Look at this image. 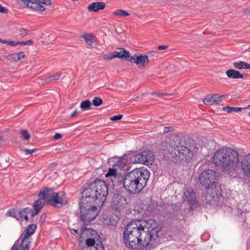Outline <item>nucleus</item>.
<instances>
[{
	"instance_id": "4",
	"label": "nucleus",
	"mask_w": 250,
	"mask_h": 250,
	"mask_svg": "<svg viewBox=\"0 0 250 250\" xmlns=\"http://www.w3.org/2000/svg\"><path fill=\"white\" fill-rule=\"evenodd\" d=\"M149 177V171L146 168H135L126 175L124 188L130 194H138L146 186Z\"/></svg>"
},
{
	"instance_id": "25",
	"label": "nucleus",
	"mask_w": 250,
	"mask_h": 250,
	"mask_svg": "<svg viewBox=\"0 0 250 250\" xmlns=\"http://www.w3.org/2000/svg\"><path fill=\"white\" fill-rule=\"evenodd\" d=\"M44 205V201L40 198V199L35 201L33 207L34 209L40 211L43 208Z\"/></svg>"
},
{
	"instance_id": "17",
	"label": "nucleus",
	"mask_w": 250,
	"mask_h": 250,
	"mask_svg": "<svg viewBox=\"0 0 250 250\" xmlns=\"http://www.w3.org/2000/svg\"><path fill=\"white\" fill-rule=\"evenodd\" d=\"M83 38L87 44L92 48H96L98 43L97 40L95 36L91 34L85 33L83 35Z\"/></svg>"
},
{
	"instance_id": "5",
	"label": "nucleus",
	"mask_w": 250,
	"mask_h": 250,
	"mask_svg": "<svg viewBox=\"0 0 250 250\" xmlns=\"http://www.w3.org/2000/svg\"><path fill=\"white\" fill-rule=\"evenodd\" d=\"M216 171L208 169L203 171L199 176V181L202 186L207 189L217 188V183L216 182Z\"/></svg>"
},
{
	"instance_id": "24",
	"label": "nucleus",
	"mask_w": 250,
	"mask_h": 250,
	"mask_svg": "<svg viewBox=\"0 0 250 250\" xmlns=\"http://www.w3.org/2000/svg\"><path fill=\"white\" fill-rule=\"evenodd\" d=\"M130 158L128 157L127 155H124L120 158L119 160L117 162L116 165H113V167H118L122 169H127L128 167L126 165L127 159Z\"/></svg>"
},
{
	"instance_id": "23",
	"label": "nucleus",
	"mask_w": 250,
	"mask_h": 250,
	"mask_svg": "<svg viewBox=\"0 0 250 250\" xmlns=\"http://www.w3.org/2000/svg\"><path fill=\"white\" fill-rule=\"evenodd\" d=\"M226 75L228 78L230 79H242L244 77L243 74L237 70L235 69H230L226 71Z\"/></svg>"
},
{
	"instance_id": "29",
	"label": "nucleus",
	"mask_w": 250,
	"mask_h": 250,
	"mask_svg": "<svg viewBox=\"0 0 250 250\" xmlns=\"http://www.w3.org/2000/svg\"><path fill=\"white\" fill-rule=\"evenodd\" d=\"M91 104L90 101L85 100L82 102L80 104V108L83 110H89L91 108Z\"/></svg>"
},
{
	"instance_id": "6",
	"label": "nucleus",
	"mask_w": 250,
	"mask_h": 250,
	"mask_svg": "<svg viewBox=\"0 0 250 250\" xmlns=\"http://www.w3.org/2000/svg\"><path fill=\"white\" fill-rule=\"evenodd\" d=\"M22 7L29 8L32 10L43 12L46 9L43 4L50 5L51 0H17V5Z\"/></svg>"
},
{
	"instance_id": "3",
	"label": "nucleus",
	"mask_w": 250,
	"mask_h": 250,
	"mask_svg": "<svg viewBox=\"0 0 250 250\" xmlns=\"http://www.w3.org/2000/svg\"><path fill=\"white\" fill-rule=\"evenodd\" d=\"M238 152L229 147L220 148L214 154L213 162L217 167H222L223 171L232 178L239 175Z\"/></svg>"
},
{
	"instance_id": "8",
	"label": "nucleus",
	"mask_w": 250,
	"mask_h": 250,
	"mask_svg": "<svg viewBox=\"0 0 250 250\" xmlns=\"http://www.w3.org/2000/svg\"><path fill=\"white\" fill-rule=\"evenodd\" d=\"M153 156L154 154L151 150H146L131 156L130 160L133 163H149L152 162Z\"/></svg>"
},
{
	"instance_id": "14",
	"label": "nucleus",
	"mask_w": 250,
	"mask_h": 250,
	"mask_svg": "<svg viewBox=\"0 0 250 250\" xmlns=\"http://www.w3.org/2000/svg\"><path fill=\"white\" fill-rule=\"evenodd\" d=\"M219 187L213 189H209L207 190V193L205 195V200L206 203H211L213 201L217 200L221 195L220 192L219 191Z\"/></svg>"
},
{
	"instance_id": "37",
	"label": "nucleus",
	"mask_w": 250,
	"mask_h": 250,
	"mask_svg": "<svg viewBox=\"0 0 250 250\" xmlns=\"http://www.w3.org/2000/svg\"><path fill=\"white\" fill-rule=\"evenodd\" d=\"M6 216L16 218V209L14 208L9 209L6 214Z\"/></svg>"
},
{
	"instance_id": "10",
	"label": "nucleus",
	"mask_w": 250,
	"mask_h": 250,
	"mask_svg": "<svg viewBox=\"0 0 250 250\" xmlns=\"http://www.w3.org/2000/svg\"><path fill=\"white\" fill-rule=\"evenodd\" d=\"M186 202L189 209L193 210L198 206V202L196 198V193L191 188H188L184 193Z\"/></svg>"
},
{
	"instance_id": "13",
	"label": "nucleus",
	"mask_w": 250,
	"mask_h": 250,
	"mask_svg": "<svg viewBox=\"0 0 250 250\" xmlns=\"http://www.w3.org/2000/svg\"><path fill=\"white\" fill-rule=\"evenodd\" d=\"M129 62L131 63H136L138 67L142 68L148 64L149 62L148 56L138 55L137 54H135L133 56H131Z\"/></svg>"
},
{
	"instance_id": "52",
	"label": "nucleus",
	"mask_w": 250,
	"mask_h": 250,
	"mask_svg": "<svg viewBox=\"0 0 250 250\" xmlns=\"http://www.w3.org/2000/svg\"><path fill=\"white\" fill-rule=\"evenodd\" d=\"M70 230L71 231H74V232H71L73 234H79V230L78 229H70Z\"/></svg>"
},
{
	"instance_id": "1",
	"label": "nucleus",
	"mask_w": 250,
	"mask_h": 250,
	"mask_svg": "<svg viewBox=\"0 0 250 250\" xmlns=\"http://www.w3.org/2000/svg\"><path fill=\"white\" fill-rule=\"evenodd\" d=\"M108 194L107 184L103 180L97 179L88 181L82 192L80 208V217L84 222H90L98 215L97 208H101Z\"/></svg>"
},
{
	"instance_id": "20",
	"label": "nucleus",
	"mask_w": 250,
	"mask_h": 250,
	"mask_svg": "<svg viewBox=\"0 0 250 250\" xmlns=\"http://www.w3.org/2000/svg\"><path fill=\"white\" fill-rule=\"evenodd\" d=\"M222 100L218 98V95H208L204 99L203 102L206 105H211L214 103L219 104Z\"/></svg>"
},
{
	"instance_id": "12",
	"label": "nucleus",
	"mask_w": 250,
	"mask_h": 250,
	"mask_svg": "<svg viewBox=\"0 0 250 250\" xmlns=\"http://www.w3.org/2000/svg\"><path fill=\"white\" fill-rule=\"evenodd\" d=\"M94 238H88L85 240V243L81 250H102L104 249L101 241L96 244Z\"/></svg>"
},
{
	"instance_id": "21",
	"label": "nucleus",
	"mask_w": 250,
	"mask_h": 250,
	"mask_svg": "<svg viewBox=\"0 0 250 250\" xmlns=\"http://www.w3.org/2000/svg\"><path fill=\"white\" fill-rule=\"evenodd\" d=\"M105 6V3L103 2H95L89 4L87 9L90 12H98L99 10L104 9Z\"/></svg>"
},
{
	"instance_id": "47",
	"label": "nucleus",
	"mask_w": 250,
	"mask_h": 250,
	"mask_svg": "<svg viewBox=\"0 0 250 250\" xmlns=\"http://www.w3.org/2000/svg\"><path fill=\"white\" fill-rule=\"evenodd\" d=\"M168 48V45H161L157 47V49L159 50H165Z\"/></svg>"
},
{
	"instance_id": "7",
	"label": "nucleus",
	"mask_w": 250,
	"mask_h": 250,
	"mask_svg": "<svg viewBox=\"0 0 250 250\" xmlns=\"http://www.w3.org/2000/svg\"><path fill=\"white\" fill-rule=\"evenodd\" d=\"M37 228L36 224L29 225L24 230V233L21 234L20 239L21 240V245L17 250H29L31 243V236L33 235Z\"/></svg>"
},
{
	"instance_id": "48",
	"label": "nucleus",
	"mask_w": 250,
	"mask_h": 250,
	"mask_svg": "<svg viewBox=\"0 0 250 250\" xmlns=\"http://www.w3.org/2000/svg\"><path fill=\"white\" fill-rule=\"evenodd\" d=\"M6 44L11 45L12 46H16V42L13 41H7Z\"/></svg>"
},
{
	"instance_id": "58",
	"label": "nucleus",
	"mask_w": 250,
	"mask_h": 250,
	"mask_svg": "<svg viewBox=\"0 0 250 250\" xmlns=\"http://www.w3.org/2000/svg\"><path fill=\"white\" fill-rule=\"evenodd\" d=\"M0 42H1L2 43H6L7 41L6 40H2V39H0Z\"/></svg>"
},
{
	"instance_id": "43",
	"label": "nucleus",
	"mask_w": 250,
	"mask_h": 250,
	"mask_svg": "<svg viewBox=\"0 0 250 250\" xmlns=\"http://www.w3.org/2000/svg\"><path fill=\"white\" fill-rule=\"evenodd\" d=\"M46 217V215L45 214H44V213L42 214L40 216L39 222L41 224H42L44 222Z\"/></svg>"
},
{
	"instance_id": "53",
	"label": "nucleus",
	"mask_w": 250,
	"mask_h": 250,
	"mask_svg": "<svg viewBox=\"0 0 250 250\" xmlns=\"http://www.w3.org/2000/svg\"><path fill=\"white\" fill-rule=\"evenodd\" d=\"M77 111L76 110H75L73 113H72V114H71L70 115V117L71 118H73L77 114Z\"/></svg>"
},
{
	"instance_id": "59",
	"label": "nucleus",
	"mask_w": 250,
	"mask_h": 250,
	"mask_svg": "<svg viewBox=\"0 0 250 250\" xmlns=\"http://www.w3.org/2000/svg\"><path fill=\"white\" fill-rule=\"evenodd\" d=\"M11 250H16V242H15V243L14 244V245L11 249Z\"/></svg>"
},
{
	"instance_id": "44",
	"label": "nucleus",
	"mask_w": 250,
	"mask_h": 250,
	"mask_svg": "<svg viewBox=\"0 0 250 250\" xmlns=\"http://www.w3.org/2000/svg\"><path fill=\"white\" fill-rule=\"evenodd\" d=\"M152 95H155L157 97H161L163 96L167 95V94L165 93L162 92H153L151 93Z\"/></svg>"
},
{
	"instance_id": "64",
	"label": "nucleus",
	"mask_w": 250,
	"mask_h": 250,
	"mask_svg": "<svg viewBox=\"0 0 250 250\" xmlns=\"http://www.w3.org/2000/svg\"><path fill=\"white\" fill-rule=\"evenodd\" d=\"M166 144V143H162V146H164V145H165V144Z\"/></svg>"
},
{
	"instance_id": "41",
	"label": "nucleus",
	"mask_w": 250,
	"mask_h": 250,
	"mask_svg": "<svg viewBox=\"0 0 250 250\" xmlns=\"http://www.w3.org/2000/svg\"><path fill=\"white\" fill-rule=\"evenodd\" d=\"M123 116L122 115H115L110 118V120L113 121H116L120 120L123 118Z\"/></svg>"
},
{
	"instance_id": "11",
	"label": "nucleus",
	"mask_w": 250,
	"mask_h": 250,
	"mask_svg": "<svg viewBox=\"0 0 250 250\" xmlns=\"http://www.w3.org/2000/svg\"><path fill=\"white\" fill-rule=\"evenodd\" d=\"M127 205V200L125 196L117 193L114 196L112 201V207L113 209L121 211Z\"/></svg>"
},
{
	"instance_id": "60",
	"label": "nucleus",
	"mask_w": 250,
	"mask_h": 250,
	"mask_svg": "<svg viewBox=\"0 0 250 250\" xmlns=\"http://www.w3.org/2000/svg\"><path fill=\"white\" fill-rule=\"evenodd\" d=\"M3 141V138L1 134H0V142H2Z\"/></svg>"
},
{
	"instance_id": "32",
	"label": "nucleus",
	"mask_w": 250,
	"mask_h": 250,
	"mask_svg": "<svg viewBox=\"0 0 250 250\" xmlns=\"http://www.w3.org/2000/svg\"><path fill=\"white\" fill-rule=\"evenodd\" d=\"M21 138L25 140H28L30 138V135L27 130H21L19 131Z\"/></svg>"
},
{
	"instance_id": "34",
	"label": "nucleus",
	"mask_w": 250,
	"mask_h": 250,
	"mask_svg": "<svg viewBox=\"0 0 250 250\" xmlns=\"http://www.w3.org/2000/svg\"><path fill=\"white\" fill-rule=\"evenodd\" d=\"M33 43L32 40H29L26 41L19 42L17 41V46L19 45L30 46Z\"/></svg>"
},
{
	"instance_id": "55",
	"label": "nucleus",
	"mask_w": 250,
	"mask_h": 250,
	"mask_svg": "<svg viewBox=\"0 0 250 250\" xmlns=\"http://www.w3.org/2000/svg\"><path fill=\"white\" fill-rule=\"evenodd\" d=\"M244 12L248 14H250V8H246L245 10H244Z\"/></svg>"
},
{
	"instance_id": "9",
	"label": "nucleus",
	"mask_w": 250,
	"mask_h": 250,
	"mask_svg": "<svg viewBox=\"0 0 250 250\" xmlns=\"http://www.w3.org/2000/svg\"><path fill=\"white\" fill-rule=\"evenodd\" d=\"M67 204L66 194L64 191L56 192L49 201V205L56 208H60Z\"/></svg>"
},
{
	"instance_id": "50",
	"label": "nucleus",
	"mask_w": 250,
	"mask_h": 250,
	"mask_svg": "<svg viewBox=\"0 0 250 250\" xmlns=\"http://www.w3.org/2000/svg\"><path fill=\"white\" fill-rule=\"evenodd\" d=\"M172 130V128L171 127H165L164 128V132L167 133Z\"/></svg>"
},
{
	"instance_id": "62",
	"label": "nucleus",
	"mask_w": 250,
	"mask_h": 250,
	"mask_svg": "<svg viewBox=\"0 0 250 250\" xmlns=\"http://www.w3.org/2000/svg\"><path fill=\"white\" fill-rule=\"evenodd\" d=\"M243 109H249V108H250V104L246 107H243Z\"/></svg>"
},
{
	"instance_id": "51",
	"label": "nucleus",
	"mask_w": 250,
	"mask_h": 250,
	"mask_svg": "<svg viewBox=\"0 0 250 250\" xmlns=\"http://www.w3.org/2000/svg\"><path fill=\"white\" fill-rule=\"evenodd\" d=\"M34 211H32L31 213V217H33L37 215L40 211L36 209H34Z\"/></svg>"
},
{
	"instance_id": "22",
	"label": "nucleus",
	"mask_w": 250,
	"mask_h": 250,
	"mask_svg": "<svg viewBox=\"0 0 250 250\" xmlns=\"http://www.w3.org/2000/svg\"><path fill=\"white\" fill-rule=\"evenodd\" d=\"M126 179V175L124 176L121 173L118 174L116 176L110 180L114 186L122 185L124 187V183Z\"/></svg>"
},
{
	"instance_id": "27",
	"label": "nucleus",
	"mask_w": 250,
	"mask_h": 250,
	"mask_svg": "<svg viewBox=\"0 0 250 250\" xmlns=\"http://www.w3.org/2000/svg\"><path fill=\"white\" fill-rule=\"evenodd\" d=\"M115 167H113V168H109L107 173L106 174V175H105L106 177L107 178H109L108 181L109 180H111V179H112V178H114L115 176H116L118 174V173L117 172V169Z\"/></svg>"
},
{
	"instance_id": "39",
	"label": "nucleus",
	"mask_w": 250,
	"mask_h": 250,
	"mask_svg": "<svg viewBox=\"0 0 250 250\" xmlns=\"http://www.w3.org/2000/svg\"><path fill=\"white\" fill-rule=\"evenodd\" d=\"M115 58H116V56H115L114 52H113V53L109 54L108 55L104 56V59L105 60H110Z\"/></svg>"
},
{
	"instance_id": "19",
	"label": "nucleus",
	"mask_w": 250,
	"mask_h": 250,
	"mask_svg": "<svg viewBox=\"0 0 250 250\" xmlns=\"http://www.w3.org/2000/svg\"><path fill=\"white\" fill-rule=\"evenodd\" d=\"M120 51H114L116 58H118L122 60L128 61L131 57L129 51H126L122 48H119Z\"/></svg>"
},
{
	"instance_id": "35",
	"label": "nucleus",
	"mask_w": 250,
	"mask_h": 250,
	"mask_svg": "<svg viewBox=\"0 0 250 250\" xmlns=\"http://www.w3.org/2000/svg\"><path fill=\"white\" fill-rule=\"evenodd\" d=\"M103 103V100L98 97L94 98L92 101V104L95 106H99L102 104Z\"/></svg>"
},
{
	"instance_id": "40",
	"label": "nucleus",
	"mask_w": 250,
	"mask_h": 250,
	"mask_svg": "<svg viewBox=\"0 0 250 250\" xmlns=\"http://www.w3.org/2000/svg\"><path fill=\"white\" fill-rule=\"evenodd\" d=\"M91 231V229H87L86 227L82 228L81 230V233L80 234V236L81 237H83V234L84 232L85 231L86 233H90Z\"/></svg>"
},
{
	"instance_id": "42",
	"label": "nucleus",
	"mask_w": 250,
	"mask_h": 250,
	"mask_svg": "<svg viewBox=\"0 0 250 250\" xmlns=\"http://www.w3.org/2000/svg\"><path fill=\"white\" fill-rule=\"evenodd\" d=\"M37 150L36 149L34 148L33 149H25L24 150L25 152V154L26 155H31L33 153V152H36Z\"/></svg>"
},
{
	"instance_id": "61",
	"label": "nucleus",
	"mask_w": 250,
	"mask_h": 250,
	"mask_svg": "<svg viewBox=\"0 0 250 250\" xmlns=\"http://www.w3.org/2000/svg\"><path fill=\"white\" fill-rule=\"evenodd\" d=\"M246 69H250V64L249 63H247Z\"/></svg>"
},
{
	"instance_id": "56",
	"label": "nucleus",
	"mask_w": 250,
	"mask_h": 250,
	"mask_svg": "<svg viewBox=\"0 0 250 250\" xmlns=\"http://www.w3.org/2000/svg\"><path fill=\"white\" fill-rule=\"evenodd\" d=\"M14 56H15V53H14L13 54H11V55H8V58L9 59H10V58H14Z\"/></svg>"
},
{
	"instance_id": "18",
	"label": "nucleus",
	"mask_w": 250,
	"mask_h": 250,
	"mask_svg": "<svg viewBox=\"0 0 250 250\" xmlns=\"http://www.w3.org/2000/svg\"><path fill=\"white\" fill-rule=\"evenodd\" d=\"M177 149H175V151H176L174 152V154L173 155V156L175 155L176 156L180 157V154H182L183 155H185L187 157H191L190 155L191 150L187 146H182L180 147L177 146Z\"/></svg>"
},
{
	"instance_id": "2",
	"label": "nucleus",
	"mask_w": 250,
	"mask_h": 250,
	"mask_svg": "<svg viewBox=\"0 0 250 250\" xmlns=\"http://www.w3.org/2000/svg\"><path fill=\"white\" fill-rule=\"evenodd\" d=\"M144 220H137L130 222L125 227L123 240L125 246L132 250H150L151 241L156 240L160 231L157 224L151 223L150 226Z\"/></svg>"
},
{
	"instance_id": "49",
	"label": "nucleus",
	"mask_w": 250,
	"mask_h": 250,
	"mask_svg": "<svg viewBox=\"0 0 250 250\" xmlns=\"http://www.w3.org/2000/svg\"><path fill=\"white\" fill-rule=\"evenodd\" d=\"M62 137V136L61 134L59 133H56L53 137L54 139L55 140H58Z\"/></svg>"
},
{
	"instance_id": "28",
	"label": "nucleus",
	"mask_w": 250,
	"mask_h": 250,
	"mask_svg": "<svg viewBox=\"0 0 250 250\" xmlns=\"http://www.w3.org/2000/svg\"><path fill=\"white\" fill-rule=\"evenodd\" d=\"M243 110V107H233L229 106H224L223 107V110L227 111L228 113H230L232 112H238Z\"/></svg>"
},
{
	"instance_id": "36",
	"label": "nucleus",
	"mask_w": 250,
	"mask_h": 250,
	"mask_svg": "<svg viewBox=\"0 0 250 250\" xmlns=\"http://www.w3.org/2000/svg\"><path fill=\"white\" fill-rule=\"evenodd\" d=\"M61 75V73L57 72V73H55L54 74L48 77L47 78V80L49 81H52L58 80L60 78Z\"/></svg>"
},
{
	"instance_id": "38",
	"label": "nucleus",
	"mask_w": 250,
	"mask_h": 250,
	"mask_svg": "<svg viewBox=\"0 0 250 250\" xmlns=\"http://www.w3.org/2000/svg\"><path fill=\"white\" fill-rule=\"evenodd\" d=\"M17 60H21L22 59H24L25 57V55L23 52H20L19 53H17Z\"/></svg>"
},
{
	"instance_id": "30",
	"label": "nucleus",
	"mask_w": 250,
	"mask_h": 250,
	"mask_svg": "<svg viewBox=\"0 0 250 250\" xmlns=\"http://www.w3.org/2000/svg\"><path fill=\"white\" fill-rule=\"evenodd\" d=\"M247 64V62L242 61L235 62L233 63V66L238 69L246 68Z\"/></svg>"
},
{
	"instance_id": "31",
	"label": "nucleus",
	"mask_w": 250,
	"mask_h": 250,
	"mask_svg": "<svg viewBox=\"0 0 250 250\" xmlns=\"http://www.w3.org/2000/svg\"><path fill=\"white\" fill-rule=\"evenodd\" d=\"M114 16H118L120 17H126L129 15V13L122 9H118L113 12Z\"/></svg>"
},
{
	"instance_id": "45",
	"label": "nucleus",
	"mask_w": 250,
	"mask_h": 250,
	"mask_svg": "<svg viewBox=\"0 0 250 250\" xmlns=\"http://www.w3.org/2000/svg\"><path fill=\"white\" fill-rule=\"evenodd\" d=\"M8 12L7 9L5 7H4L0 5V13H7Z\"/></svg>"
},
{
	"instance_id": "16",
	"label": "nucleus",
	"mask_w": 250,
	"mask_h": 250,
	"mask_svg": "<svg viewBox=\"0 0 250 250\" xmlns=\"http://www.w3.org/2000/svg\"><path fill=\"white\" fill-rule=\"evenodd\" d=\"M241 167L244 175L250 177V153L245 156L242 159Z\"/></svg>"
},
{
	"instance_id": "54",
	"label": "nucleus",
	"mask_w": 250,
	"mask_h": 250,
	"mask_svg": "<svg viewBox=\"0 0 250 250\" xmlns=\"http://www.w3.org/2000/svg\"><path fill=\"white\" fill-rule=\"evenodd\" d=\"M247 247L248 250H250V240L248 241Z\"/></svg>"
},
{
	"instance_id": "46",
	"label": "nucleus",
	"mask_w": 250,
	"mask_h": 250,
	"mask_svg": "<svg viewBox=\"0 0 250 250\" xmlns=\"http://www.w3.org/2000/svg\"><path fill=\"white\" fill-rule=\"evenodd\" d=\"M157 52L155 51H152L151 52H148V55L149 57H151V56H155L156 58H157Z\"/></svg>"
},
{
	"instance_id": "57",
	"label": "nucleus",
	"mask_w": 250,
	"mask_h": 250,
	"mask_svg": "<svg viewBox=\"0 0 250 250\" xmlns=\"http://www.w3.org/2000/svg\"><path fill=\"white\" fill-rule=\"evenodd\" d=\"M226 96V95H221V96H218V98L219 100H222L221 98H223V97H225Z\"/></svg>"
},
{
	"instance_id": "15",
	"label": "nucleus",
	"mask_w": 250,
	"mask_h": 250,
	"mask_svg": "<svg viewBox=\"0 0 250 250\" xmlns=\"http://www.w3.org/2000/svg\"><path fill=\"white\" fill-rule=\"evenodd\" d=\"M56 192H54V189L53 188H43L41 190L39 193L38 196L42 198L49 205V201L51 199L52 197Z\"/></svg>"
},
{
	"instance_id": "63",
	"label": "nucleus",
	"mask_w": 250,
	"mask_h": 250,
	"mask_svg": "<svg viewBox=\"0 0 250 250\" xmlns=\"http://www.w3.org/2000/svg\"><path fill=\"white\" fill-rule=\"evenodd\" d=\"M139 97V96L138 95H134V99H136Z\"/></svg>"
},
{
	"instance_id": "33",
	"label": "nucleus",
	"mask_w": 250,
	"mask_h": 250,
	"mask_svg": "<svg viewBox=\"0 0 250 250\" xmlns=\"http://www.w3.org/2000/svg\"><path fill=\"white\" fill-rule=\"evenodd\" d=\"M17 30H18L19 34L17 35L18 37L23 38L27 34L26 30L23 28L17 27Z\"/></svg>"
},
{
	"instance_id": "26",
	"label": "nucleus",
	"mask_w": 250,
	"mask_h": 250,
	"mask_svg": "<svg viewBox=\"0 0 250 250\" xmlns=\"http://www.w3.org/2000/svg\"><path fill=\"white\" fill-rule=\"evenodd\" d=\"M31 211H32V210L29 208H25L23 209L20 212L21 218L24 219L26 222H28L29 221V219L27 214Z\"/></svg>"
}]
</instances>
